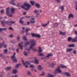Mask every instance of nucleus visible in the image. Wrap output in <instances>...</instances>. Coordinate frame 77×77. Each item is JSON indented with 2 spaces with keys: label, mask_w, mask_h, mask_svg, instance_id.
<instances>
[{
  "label": "nucleus",
  "mask_w": 77,
  "mask_h": 77,
  "mask_svg": "<svg viewBox=\"0 0 77 77\" xmlns=\"http://www.w3.org/2000/svg\"><path fill=\"white\" fill-rule=\"evenodd\" d=\"M72 42H77V39L75 38L74 39H72Z\"/></svg>",
  "instance_id": "31"
},
{
  "label": "nucleus",
  "mask_w": 77,
  "mask_h": 77,
  "mask_svg": "<svg viewBox=\"0 0 77 77\" xmlns=\"http://www.w3.org/2000/svg\"><path fill=\"white\" fill-rule=\"evenodd\" d=\"M49 22H48L46 24H42V26L43 27H45L49 24Z\"/></svg>",
  "instance_id": "23"
},
{
  "label": "nucleus",
  "mask_w": 77,
  "mask_h": 77,
  "mask_svg": "<svg viewBox=\"0 0 77 77\" xmlns=\"http://www.w3.org/2000/svg\"><path fill=\"white\" fill-rule=\"evenodd\" d=\"M74 17V15H73L72 14H69L68 18L70 19L71 17Z\"/></svg>",
  "instance_id": "18"
},
{
  "label": "nucleus",
  "mask_w": 77,
  "mask_h": 77,
  "mask_svg": "<svg viewBox=\"0 0 77 77\" xmlns=\"http://www.w3.org/2000/svg\"><path fill=\"white\" fill-rule=\"evenodd\" d=\"M26 13L27 12H24L23 13V14L25 15L26 14Z\"/></svg>",
  "instance_id": "53"
},
{
  "label": "nucleus",
  "mask_w": 77,
  "mask_h": 77,
  "mask_svg": "<svg viewBox=\"0 0 77 77\" xmlns=\"http://www.w3.org/2000/svg\"><path fill=\"white\" fill-rule=\"evenodd\" d=\"M22 63L23 64V65H24L25 66V67L26 68H28L29 67L27 65L26 63H25V62H24V61L23 60L22 61Z\"/></svg>",
  "instance_id": "10"
},
{
  "label": "nucleus",
  "mask_w": 77,
  "mask_h": 77,
  "mask_svg": "<svg viewBox=\"0 0 77 77\" xmlns=\"http://www.w3.org/2000/svg\"><path fill=\"white\" fill-rule=\"evenodd\" d=\"M27 25H29V24L30 23V22H27Z\"/></svg>",
  "instance_id": "59"
},
{
  "label": "nucleus",
  "mask_w": 77,
  "mask_h": 77,
  "mask_svg": "<svg viewBox=\"0 0 77 77\" xmlns=\"http://www.w3.org/2000/svg\"><path fill=\"white\" fill-rule=\"evenodd\" d=\"M12 14H9V16L10 17H12Z\"/></svg>",
  "instance_id": "54"
},
{
  "label": "nucleus",
  "mask_w": 77,
  "mask_h": 77,
  "mask_svg": "<svg viewBox=\"0 0 77 77\" xmlns=\"http://www.w3.org/2000/svg\"><path fill=\"white\" fill-rule=\"evenodd\" d=\"M27 74H28V75H31V72L30 71H27Z\"/></svg>",
  "instance_id": "42"
},
{
  "label": "nucleus",
  "mask_w": 77,
  "mask_h": 77,
  "mask_svg": "<svg viewBox=\"0 0 77 77\" xmlns=\"http://www.w3.org/2000/svg\"><path fill=\"white\" fill-rule=\"evenodd\" d=\"M38 11L36 9H35V11H34V12L35 13H36L37 12H38Z\"/></svg>",
  "instance_id": "55"
},
{
  "label": "nucleus",
  "mask_w": 77,
  "mask_h": 77,
  "mask_svg": "<svg viewBox=\"0 0 77 77\" xmlns=\"http://www.w3.org/2000/svg\"><path fill=\"white\" fill-rule=\"evenodd\" d=\"M11 66L5 68V70H9L11 69Z\"/></svg>",
  "instance_id": "29"
},
{
  "label": "nucleus",
  "mask_w": 77,
  "mask_h": 77,
  "mask_svg": "<svg viewBox=\"0 0 77 77\" xmlns=\"http://www.w3.org/2000/svg\"><path fill=\"white\" fill-rule=\"evenodd\" d=\"M64 75H66L67 77H70V75L69 73L68 72H66L64 73Z\"/></svg>",
  "instance_id": "17"
},
{
  "label": "nucleus",
  "mask_w": 77,
  "mask_h": 77,
  "mask_svg": "<svg viewBox=\"0 0 77 77\" xmlns=\"http://www.w3.org/2000/svg\"><path fill=\"white\" fill-rule=\"evenodd\" d=\"M39 55L40 56H44V54H43L42 53H39Z\"/></svg>",
  "instance_id": "39"
},
{
  "label": "nucleus",
  "mask_w": 77,
  "mask_h": 77,
  "mask_svg": "<svg viewBox=\"0 0 77 77\" xmlns=\"http://www.w3.org/2000/svg\"><path fill=\"white\" fill-rule=\"evenodd\" d=\"M3 28H0V31L1 32L2 31H3Z\"/></svg>",
  "instance_id": "63"
},
{
  "label": "nucleus",
  "mask_w": 77,
  "mask_h": 77,
  "mask_svg": "<svg viewBox=\"0 0 77 77\" xmlns=\"http://www.w3.org/2000/svg\"><path fill=\"white\" fill-rule=\"evenodd\" d=\"M34 59H35V62L36 64H38L39 63V61L37 60V58L36 57H35Z\"/></svg>",
  "instance_id": "13"
},
{
  "label": "nucleus",
  "mask_w": 77,
  "mask_h": 77,
  "mask_svg": "<svg viewBox=\"0 0 77 77\" xmlns=\"http://www.w3.org/2000/svg\"><path fill=\"white\" fill-rule=\"evenodd\" d=\"M19 23H21L22 24H23L24 23V21L22 20H20L19 21Z\"/></svg>",
  "instance_id": "36"
},
{
  "label": "nucleus",
  "mask_w": 77,
  "mask_h": 77,
  "mask_svg": "<svg viewBox=\"0 0 77 77\" xmlns=\"http://www.w3.org/2000/svg\"><path fill=\"white\" fill-rule=\"evenodd\" d=\"M10 37L11 38H13V37H14V36H13V35H10Z\"/></svg>",
  "instance_id": "57"
},
{
  "label": "nucleus",
  "mask_w": 77,
  "mask_h": 77,
  "mask_svg": "<svg viewBox=\"0 0 77 77\" xmlns=\"http://www.w3.org/2000/svg\"><path fill=\"white\" fill-rule=\"evenodd\" d=\"M26 64L27 65L28 64V65H29L30 64V63L28 62V61H26L25 62Z\"/></svg>",
  "instance_id": "46"
},
{
  "label": "nucleus",
  "mask_w": 77,
  "mask_h": 77,
  "mask_svg": "<svg viewBox=\"0 0 77 77\" xmlns=\"http://www.w3.org/2000/svg\"><path fill=\"white\" fill-rule=\"evenodd\" d=\"M16 0H11L10 2H9V3L10 4H12L13 5H15L16 4L14 2H14Z\"/></svg>",
  "instance_id": "9"
},
{
  "label": "nucleus",
  "mask_w": 77,
  "mask_h": 77,
  "mask_svg": "<svg viewBox=\"0 0 77 77\" xmlns=\"http://www.w3.org/2000/svg\"><path fill=\"white\" fill-rule=\"evenodd\" d=\"M37 69L38 70L41 71L43 70V67L41 65H39L38 66Z\"/></svg>",
  "instance_id": "7"
},
{
  "label": "nucleus",
  "mask_w": 77,
  "mask_h": 77,
  "mask_svg": "<svg viewBox=\"0 0 77 77\" xmlns=\"http://www.w3.org/2000/svg\"><path fill=\"white\" fill-rule=\"evenodd\" d=\"M23 54H24L25 56H28V53L25 51L23 52Z\"/></svg>",
  "instance_id": "37"
},
{
  "label": "nucleus",
  "mask_w": 77,
  "mask_h": 77,
  "mask_svg": "<svg viewBox=\"0 0 77 77\" xmlns=\"http://www.w3.org/2000/svg\"><path fill=\"white\" fill-rule=\"evenodd\" d=\"M7 30V29L6 28H3V30H4L5 31H6Z\"/></svg>",
  "instance_id": "51"
},
{
  "label": "nucleus",
  "mask_w": 77,
  "mask_h": 77,
  "mask_svg": "<svg viewBox=\"0 0 77 77\" xmlns=\"http://www.w3.org/2000/svg\"><path fill=\"white\" fill-rule=\"evenodd\" d=\"M11 77H18V75H15L14 76H11Z\"/></svg>",
  "instance_id": "52"
},
{
  "label": "nucleus",
  "mask_w": 77,
  "mask_h": 77,
  "mask_svg": "<svg viewBox=\"0 0 77 77\" xmlns=\"http://www.w3.org/2000/svg\"><path fill=\"white\" fill-rule=\"evenodd\" d=\"M20 65V64H17L15 66V68H17Z\"/></svg>",
  "instance_id": "34"
},
{
  "label": "nucleus",
  "mask_w": 77,
  "mask_h": 77,
  "mask_svg": "<svg viewBox=\"0 0 77 77\" xmlns=\"http://www.w3.org/2000/svg\"><path fill=\"white\" fill-rule=\"evenodd\" d=\"M61 8L62 10H64V8L63 6H61Z\"/></svg>",
  "instance_id": "48"
},
{
  "label": "nucleus",
  "mask_w": 77,
  "mask_h": 77,
  "mask_svg": "<svg viewBox=\"0 0 77 77\" xmlns=\"http://www.w3.org/2000/svg\"><path fill=\"white\" fill-rule=\"evenodd\" d=\"M1 23H2V26L3 27H4L5 26V23H6V22H5L4 21H1Z\"/></svg>",
  "instance_id": "21"
},
{
  "label": "nucleus",
  "mask_w": 77,
  "mask_h": 77,
  "mask_svg": "<svg viewBox=\"0 0 77 77\" xmlns=\"http://www.w3.org/2000/svg\"><path fill=\"white\" fill-rule=\"evenodd\" d=\"M38 53H40V52H42V50L41 48L40 47H39L38 48Z\"/></svg>",
  "instance_id": "19"
},
{
  "label": "nucleus",
  "mask_w": 77,
  "mask_h": 77,
  "mask_svg": "<svg viewBox=\"0 0 77 77\" xmlns=\"http://www.w3.org/2000/svg\"><path fill=\"white\" fill-rule=\"evenodd\" d=\"M57 1V3H60V0H56Z\"/></svg>",
  "instance_id": "60"
},
{
  "label": "nucleus",
  "mask_w": 77,
  "mask_h": 77,
  "mask_svg": "<svg viewBox=\"0 0 77 77\" xmlns=\"http://www.w3.org/2000/svg\"><path fill=\"white\" fill-rule=\"evenodd\" d=\"M35 6L38 8H40V6L39 4L36 3L35 4Z\"/></svg>",
  "instance_id": "24"
},
{
  "label": "nucleus",
  "mask_w": 77,
  "mask_h": 77,
  "mask_svg": "<svg viewBox=\"0 0 77 77\" xmlns=\"http://www.w3.org/2000/svg\"><path fill=\"white\" fill-rule=\"evenodd\" d=\"M25 17H26V18H29V17H30V16H25Z\"/></svg>",
  "instance_id": "50"
},
{
  "label": "nucleus",
  "mask_w": 77,
  "mask_h": 77,
  "mask_svg": "<svg viewBox=\"0 0 77 77\" xmlns=\"http://www.w3.org/2000/svg\"><path fill=\"white\" fill-rule=\"evenodd\" d=\"M25 32V31H24V30H22V33L23 34V33H24Z\"/></svg>",
  "instance_id": "58"
},
{
  "label": "nucleus",
  "mask_w": 77,
  "mask_h": 77,
  "mask_svg": "<svg viewBox=\"0 0 77 77\" xmlns=\"http://www.w3.org/2000/svg\"><path fill=\"white\" fill-rule=\"evenodd\" d=\"M30 42L32 44L30 46V48L33 51H36L37 49L36 48L34 49L33 48V47L36 45V41L34 39L30 41Z\"/></svg>",
  "instance_id": "1"
},
{
  "label": "nucleus",
  "mask_w": 77,
  "mask_h": 77,
  "mask_svg": "<svg viewBox=\"0 0 77 77\" xmlns=\"http://www.w3.org/2000/svg\"><path fill=\"white\" fill-rule=\"evenodd\" d=\"M3 76V75L2 74L0 75V77H2Z\"/></svg>",
  "instance_id": "64"
},
{
  "label": "nucleus",
  "mask_w": 77,
  "mask_h": 77,
  "mask_svg": "<svg viewBox=\"0 0 77 77\" xmlns=\"http://www.w3.org/2000/svg\"><path fill=\"white\" fill-rule=\"evenodd\" d=\"M75 46L74 44H71V45H69L68 46V47H74V46Z\"/></svg>",
  "instance_id": "28"
},
{
  "label": "nucleus",
  "mask_w": 77,
  "mask_h": 77,
  "mask_svg": "<svg viewBox=\"0 0 77 77\" xmlns=\"http://www.w3.org/2000/svg\"><path fill=\"white\" fill-rule=\"evenodd\" d=\"M34 70L35 72H37V70H36L35 69H34Z\"/></svg>",
  "instance_id": "61"
},
{
  "label": "nucleus",
  "mask_w": 77,
  "mask_h": 77,
  "mask_svg": "<svg viewBox=\"0 0 77 77\" xmlns=\"http://www.w3.org/2000/svg\"><path fill=\"white\" fill-rule=\"evenodd\" d=\"M45 75V73L44 72H42V74H40V75L43 76L44 75Z\"/></svg>",
  "instance_id": "45"
},
{
  "label": "nucleus",
  "mask_w": 77,
  "mask_h": 77,
  "mask_svg": "<svg viewBox=\"0 0 77 77\" xmlns=\"http://www.w3.org/2000/svg\"><path fill=\"white\" fill-rule=\"evenodd\" d=\"M29 42H26L25 44V47H27L26 45H29Z\"/></svg>",
  "instance_id": "25"
},
{
  "label": "nucleus",
  "mask_w": 77,
  "mask_h": 77,
  "mask_svg": "<svg viewBox=\"0 0 77 77\" xmlns=\"http://www.w3.org/2000/svg\"><path fill=\"white\" fill-rule=\"evenodd\" d=\"M5 42L4 41L2 42V44L0 43V48H1L2 46V45H5Z\"/></svg>",
  "instance_id": "22"
},
{
  "label": "nucleus",
  "mask_w": 77,
  "mask_h": 77,
  "mask_svg": "<svg viewBox=\"0 0 77 77\" xmlns=\"http://www.w3.org/2000/svg\"><path fill=\"white\" fill-rule=\"evenodd\" d=\"M58 72L61 73L62 72L61 70L60 69V67L59 66L58 67L57 69H56L54 73L55 74H56Z\"/></svg>",
  "instance_id": "4"
},
{
  "label": "nucleus",
  "mask_w": 77,
  "mask_h": 77,
  "mask_svg": "<svg viewBox=\"0 0 77 77\" xmlns=\"http://www.w3.org/2000/svg\"><path fill=\"white\" fill-rule=\"evenodd\" d=\"M73 53L75 54H76V51L75 50L73 51Z\"/></svg>",
  "instance_id": "56"
},
{
  "label": "nucleus",
  "mask_w": 77,
  "mask_h": 77,
  "mask_svg": "<svg viewBox=\"0 0 77 77\" xmlns=\"http://www.w3.org/2000/svg\"><path fill=\"white\" fill-rule=\"evenodd\" d=\"M37 34H34V33H32L31 34V35L33 37H36Z\"/></svg>",
  "instance_id": "30"
},
{
  "label": "nucleus",
  "mask_w": 77,
  "mask_h": 77,
  "mask_svg": "<svg viewBox=\"0 0 77 77\" xmlns=\"http://www.w3.org/2000/svg\"><path fill=\"white\" fill-rule=\"evenodd\" d=\"M60 35H65L66 34V33L65 32H60Z\"/></svg>",
  "instance_id": "32"
},
{
  "label": "nucleus",
  "mask_w": 77,
  "mask_h": 77,
  "mask_svg": "<svg viewBox=\"0 0 77 77\" xmlns=\"http://www.w3.org/2000/svg\"><path fill=\"white\" fill-rule=\"evenodd\" d=\"M10 10V8H7L6 9V14L7 15H9V12Z\"/></svg>",
  "instance_id": "8"
},
{
  "label": "nucleus",
  "mask_w": 77,
  "mask_h": 77,
  "mask_svg": "<svg viewBox=\"0 0 77 77\" xmlns=\"http://www.w3.org/2000/svg\"><path fill=\"white\" fill-rule=\"evenodd\" d=\"M52 56L53 54H52L51 53H49L47 54V56L45 57L49 58L50 57Z\"/></svg>",
  "instance_id": "15"
},
{
  "label": "nucleus",
  "mask_w": 77,
  "mask_h": 77,
  "mask_svg": "<svg viewBox=\"0 0 77 77\" xmlns=\"http://www.w3.org/2000/svg\"><path fill=\"white\" fill-rule=\"evenodd\" d=\"M13 72L14 74H16L18 72V71L17 70H16V69H14L13 70Z\"/></svg>",
  "instance_id": "20"
},
{
  "label": "nucleus",
  "mask_w": 77,
  "mask_h": 77,
  "mask_svg": "<svg viewBox=\"0 0 77 77\" xmlns=\"http://www.w3.org/2000/svg\"><path fill=\"white\" fill-rule=\"evenodd\" d=\"M60 67L61 68H66V67L65 66H64L63 65H61L60 66Z\"/></svg>",
  "instance_id": "41"
},
{
  "label": "nucleus",
  "mask_w": 77,
  "mask_h": 77,
  "mask_svg": "<svg viewBox=\"0 0 77 77\" xmlns=\"http://www.w3.org/2000/svg\"><path fill=\"white\" fill-rule=\"evenodd\" d=\"M7 24L9 25L10 26H11L12 24H14L15 23V21H7Z\"/></svg>",
  "instance_id": "5"
},
{
  "label": "nucleus",
  "mask_w": 77,
  "mask_h": 77,
  "mask_svg": "<svg viewBox=\"0 0 77 77\" xmlns=\"http://www.w3.org/2000/svg\"><path fill=\"white\" fill-rule=\"evenodd\" d=\"M8 51V50L7 49H5V50H4V53L5 54H6Z\"/></svg>",
  "instance_id": "43"
},
{
  "label": "nucleus",
  "mask_w": 77,
  "mask_h": 77,
  "mask_svg": "<svg viewBox=\"0 0 77 77\" xmlns=\"http://www.w3.org/2000/svg\"><path fill=\"white\" fill-rule=\"evenodd\" d=\"M73 49L72 48H68L67 49L66 51L67 52H69L72 50Z\"/></svg>",
  "instance_id": "27"
},
{
  "label": "nucleus",
  "mask_w": 77,
  "mask_h": 77,
  "mask_svg": "<svg viewBox=\"0 0 77 77\" xmlns=\"http://www.w3.org/2000/svg\"><path fill=\"white\" fill-rule=\"evenodd\" d=\"M3 45L4 48H6L7 47V45Z\"/></svg>",
  "instance_id": "47"
},
{
  "label": "nucleus",
  "mask_w": 77,
  "mask_h": 77,
  "mask_svg": "<svg viewBox=\"0 0 77 77\" xmlns=\"http://www.w3.org/2000/svg\"><path fill=\"white\" fill-rule=\"evenodd\" d=\"M75 10L77 11V5H75Z\"/></svg>",
  "instance_id": "62"
},
{
  "label": "nucleus",
  "mask_w": 77,
  "mask_h": 77,
  "mask_svg": "<svg viewBox=\"0 0 77 77\" xmlns=\"http://www.w3.org/2000/svg\"><path fill=\"white\" fill-rule=\"evenodd\" d=\"M31 7V5H30L25 2L23 5H22L21 8L26 11H28L29 9V8Z\"/></svg>",
  "instance_id": "2"
},
{
  "label": "nucleus",
  "mask_w": 77,
  "mask_h": 77,
  "mask_svg": "<svg viewBox=\"0 0 77 77\" xmlns=\"http://www.w3.org/2000/svg\"><path fill=\"white\" fill-rule=\"evenodd\" d=\"M19 48H17L16 49V52L17 53H19Z\"/></svg>",
  "instance_id": "49"
},
{
  "label": "nucleus",
  "mask_w": 77,
  "mask_h": 77,
  "mask_svg": "<svg viewBox=\"0 0 77 77\" xmlns=\"http://www.w3.org/2000/svg\"><path fill=\"white\" fill-rule=\"evenodd\" d=\"M30 30V29L29 28H28V29H26V35H29V33L28 34V32L29 31V30Z\"/></svg>",
  "instance_id": "16"
},
{
  "label": "nucleus",
  "mask_w": 77,
  "mask_h": 77,
  "mask_svg": "<svg viewBox=\"0 0 77 77\" xmlns=\"http://www.w3.org/2000/svg\"><path fill=\"white\" fill-rule=\"evenodd\" d=\"M41 35H40L37 34H36V37H37L38 38H39L41 37Z\"/></svg>",
  "instance_id": "40"
},
{
  "label": "nucleus",
  "mask_w": 77,
  "mask_h": 77,
  "mask_svg": "<svg viewBox=\"0 0 77 77\" xmlns=\"http://www.w3.org/2000/svg\"><path fill=\"white\" fill-rule=\"evenodd\" d=\"M72 38H71L70 37H69L68 38V42H70L71 40H72Z\"/></svg>",
  "instance_id": "35"
},
{
  "label": "nucleus",
  "mask_w": 77,
  "mask_h": 77,
  "mask_svg": "<svg viewBox=\"0 0 77 77\" xmlns=\"http://www.w3.org/2000/svg\"><path fill=\"white\" fill-rule=\"evenodd\" d=\"M15 10V9L14 8H11V12L13 14L14 13Z\"/></svg>",
  "instance_id": "12"
},
{
  "label": "nucleus",
  "mask_w": 77,
  "mask_h": 77,
  "mask_svg": "<svg viewBox=\"0 0 77 77\" xmlns=\"http://www.w3.org/2000/svg\"><path fill=\"white\" fill-rule=\"evenodd\" d=\"M30 68H33L35 67V66L33 65V64H31L30 65Z\"/></svg>",
  "instance_id": "38"
},
{
  "label": "nucleus",
  "mask_w": 77,
  "mask_h": 77,
  "mask_svg": "<svg viewBox=\"0 0 77 77\" xmlns=\"http://www.w3.org/2000/svg\"><path fill=\"white\" fill-rule=\"evenodd\" d=\"M31 19L30 21L31 23H35V21H34V18L35 17L33 16H32L31 17Z\"/></svg>",
  "instance_id": "6"
},
{
  "label": "nucleus",
  "mask_w": 77,
  "mask_h": 77,
  "mask_svg": "<svg viewBox=\"0 0 77 77\" xmlns=\"http://www.w3.org/2000/svg\"><path fill=\"white\" fill-rule=\"evenodd\" d=\"M23 39L25 41L28 40V39L26 38V36L25 35H24L22 36Z\"/></svg>",
  "instance_id": "14"
},
{
  "label": "nucleus",
  "mask_w": 77,
  "mask_h": 77,
  "mask_svg": "<svg viewBox=\"0 0 77 77\" xmlns=\"http://www.w3.org/2000/svg\"><path fill=\"white\" fill-rule=\"evenodd\" d=\"M30 2L32 5H33L35 3V2L33 1H30Z\"/></svg>",
  "instance_id": "33"
},
{
  "label": "nucleus",
  "mask_w": 77,
  "mask_h": 77,
  "mask_svg": "<svg viewBox=\"0 0 77 77\" xmlns=\"http://www.w3.org/2000/svg\"><path fill=\"white\" fill-rule=\"evenodd\" d=\"M54 75H51L50 74H48V77H54Z\"/></svg>",
  "instance_id": "26"
},
{
  "label": "nucleus",
  "mask_w": 77,
  "mask_h": 77,
  "mask_svg": "<svg viewBox=\"0 0 77 77\" xmlns=\"http://www.w3.org/2000/svg\"><path fill=\"white\" fill-rule=\"evenodd\" d=\"M16 55V53H14L13 55V56H11V60H13V62H16L17 61V60L16 59V58L15 55Z\"/></svg>",
  "instance_id": "3"
},
{
  "label": "nucleus",
  "mask_w": 77,
  "mask_h": 77,
  "mask_svg": "<svg viewBox=\"0 0 77 77\" xmlns=\"http://www.w3.org/2000/svg\"><path fill=\"white\" fill-rule=\"evenodd\" d=\"M20 37L19 36H17V42H19L20 41Z\"/></svg>",
  "instance_id": "44"
},
{
  "label": "nucleus",
  "mask_w": 77,
  "mask_h": 77,
  "mask_svg": "<svg viewBox=\"0 0 77 77\" xmlns=\"http://www.w3.org/2000/svg\"><path fill=\"white\" fill-rule=\"evenodd\" d=\"M23 44V42H21V43H19V46L20 47L21 49H23V46L22 44Z\"/></svg>",
  "instance_id": "11"
}]
</instances>
